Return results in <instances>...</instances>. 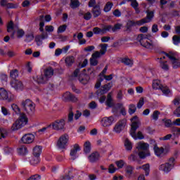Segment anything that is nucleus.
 Segmentation results:
<instances>
[{
  "instance_id": "nucleus-60",
  "label": "nucleus",
  "mask_w": 180,
  "mask_h": 180,
  "mask_svg": "<svg viewBox=\"0 0 180 180\" xmlns=\"http://www.w3.org/2000/svg\"><path fill=\"white\" fill-rule=\"evenodd\" d=\"M136 139H134V140H143L144 139V135H143V132L138 131V133H136Z\"/></svg>"
},
{
  "instance_id": "nucleus-21",
  "label": "nucleus",
  "mask_w": 180,
  "mask_h": 180,
  "mask_svg": "<svg viewBox=\"0 0 180 180\" xmlns=\"http://www.w3.org/2000/svg\"><path fill=\"white\" fill-rule=\"evenodd\" d=\"M78 151H81V147H79V145L78 143H75L73 146V148L71 149L70 155L72 157V160L74 161V160H77V153Z\"/></svg>"
},
{
  "instance_id": "nucleus-28",
  "label": "nucleus",
  "mask_w": 180,
  "mask_h": 180,
  "mask_svg": "<svg viewBox=\"0 0 180 180\" xmlns=\"http://www.w3.org/2000/svg\"><path fill=\"white\" fill-rule=\"evenodd\" d=\"M105 105L108 108H113V106H115V103H113V98H112V93L108 94Z\"/></svg>"
},
{
  "instance_id": "nucleus-11",
  "label": "nucleus",
  "mask_w": 180,
  "mask_h": 180,
  "mask_svg": "<svg viewBox=\"0 0 180 180\" xmlns=\"http://www.w3.org/2000/svg\"><path fill=\"white\" fill-rule=\"evenodd\" d=\"M63 101L64 102H77L78 98L70 91H66L63 96Z\"/></svg>"
},
{
  "instance_id": "nucleus-43",
  "label": "nucleus",
  "mask_w": 180,
  "mask_h": 180,
  "mask_svg": "<svg viewBox=\"0 0 180 180\" xmlns=\"http://www.w3.org/2000/svg\"><path fill=\"white\" fill-rule=\"evenodd\" d=\"M84 151L85 154H88L89 153H91V142H89V141L84 143Z\"/></svg>"
},
{
  "instance_id": "nucleus-25",
  "label": "nucleus",
  "mask_w": 180,
  "mask_h": 180,
  "mask_svg": "<svg viewBox=\"0 0 180 180\" xmlns=\"http://www.w3.org/2000/svg\"><path fill=\"white\" fill-rule=\"evenodd\" d=\"M91 13H93L94 18H98V16H101L102 14V10H101V5L97 4L94 7V8H92Z\"/></svg>"
},
{
  "instance_id": "nucleus-55",
  "label": "nucleus",
  "mask_w": 180,
  "mask_h": 180,
  "mask_svg": "<svg viewBox=\"0 0 180 180\" xmlns=\"http://www.w3.org/2000/svg\"><path fill=\"white\" fill-rule=\"evenodd\" d=\"M74 121V112L72 110H70L69 114L68 115V123H71Z\"/></svg>"
},
{
  "instance_id": "nucleus-53",
  "label": "nucleus",
  "mask_w": 180,
  "mask_h": 180,
  "mask_svg": "<svg viewBox=\"0 0 180 180\" xmlns=\"http://www.w3.org/2000/svg\"><path fill=\"white\" fill-rule=\"evenodd\" d=\"M3 150L6 155H9V154H12V153H13V148H9L8 146H5Z\"/></svg>"
},
{
  "instance_id": "nucleus-32",
  "label": "nucleus",
  "mask_w": 180,
  "mask_h": 180,
  "mask_svg": "<svg viewBox=\"0 0 180 180\" xmlns=\"http://www.w3.org/2000/svg\"><path fill=\"white\" fill-rule=\"evenodd\" d=\"M139 153L137 151H134V153L131 154L129 157H128V160L129 161H131L132 162H139Z\"/></svg>"
},
{
  "instance_id": "nucleus-14",
  "label": "nucleus",
  "mask_w": 180,
  "mask_h": 180,
  "mask_svg": "<svg viewBox=\"0 0 180 180\" xmlns=\"http://www.w3.org/2000/svg\"><path fill=\"white\" fill-rule=\"evenodd\" d=\"M136 26H143V24H141V21L140 20H137L136 22L129 20L126 25V29L127 32H130L131 30V27H134Z\"/></svg>"
},
{
  "instance_id": "nucleus-57",
  "label": "nucleus",
  "mask_w": 180,
  "mask_h": 180,
  "mask_svg": "<svg viewBox=\"0 0 180 180\" xmlns=\"http://www.w3.org/2000/svg\"><path fill=\"white\" fill-rule=\"evenodd\" d=\"M160 68L164 71H168V70H169V66H168V64H167L166 62H160Z\"/></svg>"
},
{
  "instance_id": "nucleus-20",
  "label": "nucleus",
  "mask_w": 180,
  "mask_h": 180,
  "mask_svg": "<svg viewBox=\"0 0 180 180\" xmlns=\"http://www.w3.org/2000/svg\"><path fill=\"white\" fill-rule=\"evenodd\" d=\"M101 158V154L98 151L93 152L89 157V161H90L91 163L96 162L99 161Z\"/></svg>"
},
{
  "instance_id": "nucleus-38",
  "label": "nucleus",
  "mask_w": 180,
  "mask_h": 180,
  "mask_svg": "<svg viewBox=\"0 0 180 180\" xmlns=\"http://www.w3.org/2000/svg\"><path fill=\"white\" fill-rule=\"evenodd\" d=\"M162 122L164 123L165 127H167V129H169L172 127V126H174L172 124V120H171V119L164 118L162 120Z\"/></svg>"
},
{
  "instance_id": "nucleus-64",
  "label": "nucleus",
  "mask_w": 180,
  "mask_h": 180,
  "mask_svg": "<svg viewBox=\"0 0 180 180\" xmlns=\"http://www.w3.org/2000/svg\"><path fill=\"white\" fill-rule=\"evenodd\" d=\"M41 179V176L39 174H35L33 176H31L27 180H40Z\"/></svg>"
},
{
  "instance_id": "nucleus-4",
  "label": "nucleus",
  "mask_w": 180,
  "mask_h": 180,
  "mask_svg": "<svg viewBox=\"0 0 180 180\" xmlns=\"http://www.w3.org/2000/svg\"><path fill=\"white\" fill-rule=\"evenodd\" d=\"M174 167H175V158H170L168 162L162 164L159 167V169L168 173L172 168H174Z\"/></svg>"
},
{
  "instance_id": "nucleus-45",
  "label": "nucleus",
  "mask_w": 180,
  "mask_h": 180,
  "mask_svg": "<svg viewBox=\"0 0 180 180\" xmlns=\"http://www.w3.org/2000/svg\"><path fill=\"white\" fill-rule=\"evenodd\" d=\"M12 30H15V24L13 21L11 20L7 25V32L11 33Z\"/></svg>"
},
{
  "instance_id": "nucleus-50",
  "label": "nucleus",
  "mask_w": 180,
  "mask_h": 180,
  "mask_svg": "<svg viewBox=\"0 0 180 180\" xmlns=\"http://www.w3.org/2000/svg\"><path fill=\"white\" fill-rule=\"evenodd\" d=\"M113 27L111 25H104L103 27V33L105 34V33H108V32H110L112 30Z\"/></svg>"
},
{
  "instance_id": "nucleus-12",
  "label": "nucleus",
  "mask_w": 180,
  "mask_h": 180,
  "mask_svg": "<svg viewBox=\"0 0 180 180\" xmlns=\"http://www.w3.org/2000/svg\"><path fill=\"white\" fill-rule=\"evenodd\" d=\"M154 18V11H146V17L144 18L141 19V23L143 25H146V23H150L151 20H153Z\"/></svg>"
},
{
  "instance_id": "nucleus-39",
  "label": "nucleus",
  "mask_w": 180,
  "mask_h": 180,
  "mask_svg": "<svg viewBox=\"0 0 180 180\" xmlns=\"http://www.w3.org/2000/svg\"><path fill=\"white\" fill-rule=\"evenodd\" d=\"M121 63H122V64H124V65H128L129 67L133 66V60H131L129 58H122L121 59Z\"/></svg>"
},
{
  "instance_id": "nucleus-7",
  "label": "nucleus",
  "mask_w": 180,
  "mask_h": 180,
  "mask_svg": "<svg viewBox=\"0 0 180 180\" xmlns=\"http://www.w3.org/2000/svg\"><path fill=\"white\" fill-rule=\"evenodd\" d=\"M139 43L141 45H142L143 47H145L146 49H150L152 50V49H154V45L151 42H148L147 41V35H145L143 34H141L139 35Z\"/></svg>"
},
{
  "instance_id": "nucleus-9",
  "label": "nucleus",
  "mask_w": 180,
  "mask_h": 180,
  "mask_svg": "<svg viewBox=\"0 0 180 180\" xmlns=\"http://www.w3.org/2000/svg\"><path fill=\"white\" fill-rule=\"evenodd\" d=\"M112 82L104 84L101 86V89L97 90V91L96 92V95L98 96H101V95H105V94H108L109 91H110V88H112Z\"/></svg>"
},
{
  "instance_id": "nucleus-58",
  "label": "nucleus",
  "mask_w": 180,
  "mask_h": 180,
  "mask_svg": "<svg viewBox=\"0 0 180 180\" xmlns=\"http://www.w3.org/2000/svg\"><path fill=\"white\" fill-rule=\"evenodd\" d=\"M172 131L173 132V134L174 136H180V128H178L176 127H173L172 128Z\"/></svg>"
},
{
  "instance_id": "nucleus-40",
  "label": "nucleus",
  "mask_w": 180,
  "mask_h": 180,
  "mask_svg": "<svg viewBox=\"0 0 180 180\" xmlns=\"http://www.w3.org/2000/svg\"><path fill=\"white\" fill-rule=\"evenodd\" d=\"M10 77L13 79H16L19 77V70L13 69L10 72Z\"/></svg>"
},
{
  "instance_id": "nucleus-63",
  "label": "nucleus",
  "mask_w": 180,
  "mask_h": 180,
  "mask_svg": "<svg viewBox=\"0 0 180 180\" xmlns=\"http://www.w3.org/2000/svg\"><path fill=\"white\" fill-rule=\"evenodd\" d=\"M90 65L92 67H96V65H98V60L94 58H90Z\"/></svg>"
},
{
  "instance_id": "nucleus-34",
  "label": "nucleus",
  "mask_w": 180,
  "mask_h": 180,
  "mask_svg": "<svg viewBox=\"0 0 180 180\" xmlns=\"http://www.w3.org/2000/svg\"><path fill=\"white\" fill-rule=\"evenodd\" d=\"M124 146L127 151H131V150H133V144L128 139H125L124 142Z\"/></svg>"
},
{
  "instance_id": "nucleus-30",
  "label": "nucleus",
  "mask_w": 180,
  "mask_h": 180,
  "mask_svg": "<svg viewBox=\"0 0 180 180\" xmlns=\"http://www.w3.org/2000/svg\"><path fill=\"white\" fill-rule=\"evenodd\" d=\"M160 91L164 94L165 96H172V91L167 86H163Z\"/></svg>"
},
{
  "instance_id": "nucleus-35",
  "label": "nucleus",
  "mask_w": 180,
  "mask_h": 180,
  "mask_svg": "<svg viewBox=\"0 0 180 180\" xmlns=\"http://www.w3.org/2000/svg\"><path fill=\"white\" fill-rule=\"evenodd\" d=\"M151 155V153H150V151H140L138 152V156L141 160H144L146 157H150Z\"/></svg>"
},
{
  "instance_id": "nucleus-8",
  "label": "nucleus",
  "mask_w": 180,
  "mask_h": 180,
  "mask_svg": "<svg viewBox=\"0 0 180 180\" xmlns=\"http://www.w3.org/2000/svg\"><path fill=\"white\" fill-rule=\"evenodd\" d=\"M68 140H70V136H68V134L62 135L57 142V146L58 148H60V150H64L68 143Z\"/></svg>"
},
{
  "instance_id": "nucleus-44",
  "label": "nucleus",
  "mask_w": 180,
  "mask_h": 180,
  "mask_svg": "<svg viewBox=\"0 0 180 180\" xmlns=\"http://www.w3.org/2000/svg\"><path fill=\"white\" fill-rule=\"evenodd\" d=\"M40 162V158L38 156H34L30 160V163L31 165H37Z\"/></svg>"
},
{
  "instance_id": "nucleus-49",
  "label": "nucleus",
  "mask_w": 180,
  "mask_h": 180,
  "mask_svg": "<svg viewBox=\"0 0 180 180\" xmlns=\"http://www.w3.org/2000/svg\"><path fill=\"white\" fill-rule=\"evenodd\" d=\"M160 115H161V112L159 110H155L151 115V117L153 120H155V122H157L160 117Z\"/></svg>"
},
{
  "instance_id": "nucleus-46",
  "label": "nucleus",
  "mask_w": 180,
  "mask_h": 180,
  "mask_svg": "<svg viewBox=\"0 0 180 180\" xmlns=\"http://www.w3.org/2000/svg\"><path fill=\"white\" fill-rule=\"evenodd\" d=\"M136 110H137V107H136L134 104H130L129 105L128 112L129 115H134V113H136Z\"/></svg>"
},
{
  "instance_id": "nucleus-1",
  "label": "nucleus",
  "mask_w": 180,
  "mask_h": 180,
  "mask_svg": "<svg viewBox=\"0 0 180 180\" xmlns=\"http://www.w3.org/2000/svg\"><path fill=\"white\" fill-rule=\"evenodd\" d=\"M29 123V119L26 116V114H21L19 119L15 120L11 127L13 131H16L19 129H22L24 126H26Z\"/></svg>"
},
{
  "instance_id": "nucleus-48",
  "label": "nucleus",
  "mask_w": 180,
  "mask_h": 180,
  "mask_svg": "<svg viewBox=\"0 0 180 180\" xmlns=\"http://www.w3.org/2000/svg\"><path fill=\"white\" fill-rule=\"evenodd\" d=\"M172 43L174 46H179L180 36L179 35H174L172 37Z\"/></svg>"
},
{
  "instance_id": "nucleus-22",
  "label": "nucleus",
  "mask_w": 180,
  "mask_h": 180,
  "mask_svg": "<svg viewBox=\"0 0 180 180\" xmlns=\"http://www.w3.org/2000/svg\"><path fill=\"white\" fill-rule=\"evenodd\" d=\"M136 148L139 150V151H150L148 150V148H150V145L147 143L139 142L137 143Z\"/></svg>"
},
{
  "instance_id": "nucleus-61",
  "label": "nucleus",
  "mask_w": 180,
  "mask_h": 180,
  "mask_svg": "<svg viewBox=\"0 0 180 180\" xmlns=\"http://www.w3.org/2000/svg\"><path fill=\"white\" fill-rule=\"evenodd\" d=\"M123 26L122 24L117 23L112 27V32H115L116 30H120L122 29V27Z\"/></svg>"
},
{
  "instance_id": "nucleus-41",
  "label": "nucleus",
  "mask_w": 180,
  "mask_h": 180,
  "mask_svg": "<svg viewBox=\"0 0 180 180\" xmlns=\"http://www.w3.org/2000/svg\"><path fill=\"white\" fill-rule=\"evenodd\" d=\"M79 0H70V6L72 9H76V8H79Z\"/></svg>"
},
{
  "instance_id": "nucleus-36",
  "label": "nucleus",
  "mask_w": 180,
  "mask_h": 180,
  "mask_svg": "<svg viewBox=\"0 0 180 180\" xmlns=\"http://www.w3.org/2000/svg\"><path fill=\"white\" fill-rule=\"evenodd\" d=\"M18 153L19 155H27L29 151L27 150V148L25 146H22L18 148Z\"/></svg>"
},
{
  "instance_id": "nucleus-10",
  "label": "nucleus",
  "mask_w": 180,
  "mask_h": 180,
  "mask_svg": "<svg viewBox=\"0 0 180 180\" xmlns=\"http://www.w3.org/2000/svg\"><path fill=\"white\" fill-rule=\"evenodd\" d=\"M138 169H143L145 172L144 174H141L138 177V180H146V176H148L150 175V164L146 163L142 166H140Z\"/></svg>"
},
{
  "instance_id": "nucleus-51",
  "label": "nucleus",
  "mask_w": 180,
  "mask_h": 180,
  "mask_svg": "<svg viewBox=\"0 0 180 180\" xmlns=\"http://www.w3.org/2000/svg\"><path fill=\"white\" fill-rule=\"evenodd\" d=\"M67 30V25H60L58 28L57 33L60 34V33H64Z\"/></svg>"
},
{
  "instance_id": "nucleus-31",
  "label": "nucleus",
  "mask_w": 180,
  "mask_h": 180,
  "mask_svg": "<svg viewBox=\"0 0 180 180\" xmlns=\"http://www.w3.org/2000/svg\"><path fill=\"white\" fill-rule=\"evenodd\" d=\"M152 86L154 89H159L161 91V89L164 86V85L161 84V82L158 79L153 80Z\"/></svg>"
},
{
  "instance_id": "nucleus-59",
  "label": "nucleus",
  "mask_w": 180,
  "mask_h": 180,
  "mask_svg": "<svg viewBox=\"0 0 180 180\" xmlns=\"http://www.w3.org/2000/svg\"><path fill=\"white\" fill-rule=\"evenodd\" d=\"M25 36V31L22 29H19L17 30V37L18 39H22Z\"/></svg>"
},
{
  "instance_id": "nucleus-13",
  "label": "nucleus",
  "mask_w": 180,
  "mask_h": 180,
  "mask_svg": "<svg viewBox=\"0 0 180 180\" xmlns=\"http://www.w3.org/2000/svg\"><path fill=\"white\" fill-rule=\"evenodd\" d=\"M115 120V118L113 116L110 117H104L101 120V124L103 127H109V126H112L113 124V122Z\"/></svg>"
},
{
  "instance_id": "nucleus-23",
  "label": "nucleus",
  "mask_w": 180,
  "mask_h": 180,
  "mask_svg": "<svg viewBox=\"0 0 180 180\" xmlns=\"http://www.w3.org/2000/svg\"><path fill=\"white\" fill-rule=\"evenodd\" d=\"M124 171L127 176L131 178V175L134 174V167L130 165H126Z\"/></svg>"
},
{
  "instance_id": "nucleus-19",
  "label": "nucleus",
  "mask_w": 180,
  "mask_h": 180,
  "mask_svg": "<svg viewBox=\"0 0 180 180\" xmlns=\"http://www.w3.org/2000/svg\"><path fill=\"white\" fill-rule=\"evenodd\" d=\"M46 39H49V34H38L35 37V41L37 43V46H40L43 45V40H46Z\"/></svg>"
},
{
  "instance_id": "nucleus-6",
  "label": "nucleus",
  "mask_w": 180,
  "mask_h": 180,
  "mask_svg": "<svg viewBox=\"0 0 180 180\" xmlns=\"http://www.w3.org/2000/svg\"><path fill=\"white\" fill-rule=\"evenodd\" d=\"M50 124L51 125L53 130H56L57 131L59 130H64L65 128V120H56Z\"/></svg>"
},
{
  "instance_id": "nucleus-2",
  "label": "nucleus",
  "mask_w": 180,
  "mask_h": 180,
  "mask_svg": "<svg viewBox=\"0 0 180 180\" xmlns=\"http://www.w3.org/2000/svg\"><path fill=\"white\" fill-rule=\"evenodd\" d=\"M21 108L23 109L24 112H26L27 115L32 116L36 110V104L30 99H26L21 103Z\"/></svg>"
},
{
  "instance_id": "nucleus-18",
  "label": "nucleus",
  "mask_w": 180,
  "mask_h": 180,
  "mask_svg": "<svg viewBox=\"0 0 180 180\" xmlns=\"http://www.w3.org/2000/svg\"><path fill=\"white\" fill-rule=\"evenodd\" d=\"M11 86L15 91H22L23 89V83L18 79H13L11 82Z\"/></svg>"
},
{
  "instance_id": "nucleus-3",
  "label": "nucleus",
  "mask_w": 180,
  "mask_h": 180,
  "mask_svg": "<svg viewBox=\"0 0 180 180\" xmlns=\"http://www.w3.org/2000/svg\"><path fill=\"white\" fill-rule=\"evenodd\" d=\"M54 75V70L51 67H49L44 72V76L40 75L37 77V82L38 84H46L49 81V78H51Z\"/></svg>"
},
{
  "instance_id": "nucleus-5",
  "label": "nucleus",
  "mask_w": 180,
  "mask_h": 180,
  "mask_svg": "<svg viewBox=\"0 0 180 180\" xmlns=\"http://www.w3.org/2000/svg\"><path fill=\"white\" fill-rule=\"evenodd\" d=\"M162 54H165V56H166V57H167L171 63H172V68L174 69V70H176V68H179L180 67V62L179 60L174 56V54H172V53H167L165 51H162Z\"/></svg>"
},
{
  "instance_id": "nucleus-56",
  "label": "nucleus",
  "mask_w": 180,
  "mask_h": 180,
  "mask_svg": "<svg viewBox=\"0 0 180 180\" xmlns=\"http://www.w3.org/2000/svg\"><path fill=\"white\" fill-rule=\"evenodd\" d=\"M128 2H131V6L134 9L139 8V2H137V0H128Z\"/></svg>"
},
{
  "instance_id": "nucleus-42",
  "label": "nucleus",
  "mask_w": 180,
  "mask_h": 180,
  "mask_svg": "<svg viewBox=\"0 0 180 180\" xmlns=\"http://www.w3.org/2000/svg\"><path fill=\"white\" fill-rule=\"evenodd\" d=\"M112 8H113V3L108 1L104 6L103 11L105 13L110 12Z\"/></svg>"
},
{
  "instance_id": "nucleus-24",
  "label": "nucleus",
  "mask_w": 180,
  "mask_h": 180,
  "mask_svg": "<svg viewBox=\"0 0 180 180\" xmlns=\"http://www.w3.org/2000/svg\"><path fill=\"white\" fill-rule=\"evenodd\" d=\"M126 126V121L122 120L115 125L114 130L115 133H120Z\"/></svg>"
},
{
  "instance_id": "nucleus-47",
  "label": "nucleus",
  "mask_w": 180,
  "mask_h": 180,
  "mask_svg": "<svg viewBox=\"0 0 180 180\" xmlns=\"http://www.w3.org/2000/svg\"><path fill=\"white\" fill-rule=\"evenodd\" d=\"M115 164L117 167V168L122 169L124 167H126V165H127V163H126V162H124V160H120L115 162Z\"/></svg>"
},
{
  "instance_id": "nucleus-27",
  "label": "nucleus",
  "mask_w": 180,
  "mask_h": 180,
  "mask_svg": "<svg viewBox=\"0 0 180 180\" xmlns=\"http://www.w3.org/2000/svg\"><path fill=\"white\" fill-rule=\"evenodd\" d=\"M42 150H43V147H41V146H36L32 150L33 156L40 158Z\"/></svg>"
},
{
  "instance_id": "nucleus-15",
  "label": "nucleus",
  "mask_w": 180,
  "mask_h": 180,
  "mask_svg": "<svg viewBox=\"0 0 180 180\" xmlns=\"http://www.w3.org/2000/svg\"><path fill=\"white\" fill-rule=\"evenodd\" d=\"M90 77L89 75L86 73L81 72L79 74L78 77V81L80 82V84H82L83 85H86L88 82H89Z\"/></svg>"
},
{
  "instance_id": "nucleus-52",
  "label": "nucleus",
  "mask_w": 180,
  "mask_h": 180,
  "mask_svg": "<svg viewBox=\"0 0 180 180\" xmlns=\"http://www.w3.org/2000/svg\"><path fill=\"white\" fill-rule=\"evenodd\" d=\"M93 32L94 34H103V28L101 29L98 27H95L93 28Z\"/></svg>"
},
{
  "instance_id": "nucleus-62",
  "label": "nucleus",
  "mask_w": 180,
  "mask_h": 180,
  "mask_svg": "<svg viewBox=\"0 0 180 180\" xmlns=\"http://www.w3.org/2000/svg\"><path fill=\"white\" fill-rule=\"evenodd\" d=\"M98 4H96V0H90L89 1V8H93V9L94 8V7H96Z\"/></svg>"
},
{
  "instance_id": "nucleus-54",
  "label": "nucleus",
  "mask_w": 180,
  "mask_h": 180,
  "mask_svg": "<svg viewBox=\"0 0 180 180\" xmlns=\"http://www.w3.org/2000/svg\"><path fill=\"white\" fill-rule=\"evenodd\" d=\"M11 108L16 115H20V108L19 106H18V105L13 104Z\"/></svg>"
},
{
  "instance_id": "nucleus-29",
  "label": "nucleus",
  "mask_w": 180,
  "mask_h": 180,
  "mask_svg": "<svg viewBox=\"0 0 180 180\" xmlns=\"http://www.w3.org/2000/svg\"><path fill=\"white\" fill-rule=\"evenodd\" d=\"M153 150L155 152V155H157V157H161L162 154H164V148H158V146H157V144H155L154 147H153Z\"/></svg>"
},
{
  "instance_id": "nucleus-37",
  "label": "nucleus",
  "mask_w": 180,
  "mask_h": 180,
  "mask_svg": "<svg viewBox=\"0 0 180 180\" xmlns=\"http://www.w3.org/2000/svg\"><path fill=\"white\" fill-rule=\"evenodd\" d=\"M87 75H89L90 79H94V78H95V77H96V73L95 72V69L92 68H89L87 69Z\"/></svg>"
},
{
  "instance_id": "nucleus-33",
  "label": "nucleus",
  "mask_w": 180,
  "mask_h": 180,
  "mask_svg": "<svg viewBox=\"0 0 180 180\" xmlns=\"http://www.w3.org/2000/svg\"><path fill=\"white\" fill-rule=\"evenodd\" d=\"M65 63L68 67H72V64L75 63V58L74 56H68L65 59Z\"/></svg>"
},
{
  "instance_id": "nucleus-26",
  "label": "nucleus",
  "mask_w": 180,
  "mask_h": 180,
  "mask_svg": "<svg viewBox=\"0 0 180 180\" xmlns=\"http://www.w3.org/2000/svg\"><path fill=\"white\" fill-rule=\"evenodd\" d=\"M0 100L9 101V94L8 91L4 88H0Z\"/></svg>"
},
{
  "instance_id": "nucleus-16",
  "label": "nucleus",
  "mask_w": 180,
  "mask_h": 180,
  "mask_svg": "<svg viewBox=\"0 0 180 180\" xmlns=\"http://www.w3.org/2000/svg\"><path fill=\"white\" fill-rule=\"evenodd\" d=\"M139 127H140V123L138 121L133 122L131 124L130 136L133 139H137L136 131H137Z\"/></svg>"
},
{
  "instance_id": "nucleus-17",
  "label": "nucleus",
  "mask_w": 180,
  "mask_h": 180,
  "mask_svg": "<svg viewBox=\"0 0 180 180\" xmlns=\"http://www.w3.org/2000/svg\"><path fill=\"white\" fill-rule=\"evenodd\" d=\"M21 141L24 144H30L34 141V135L32 134H26L21 138Z\"/></svg>"
}]
</instances>
